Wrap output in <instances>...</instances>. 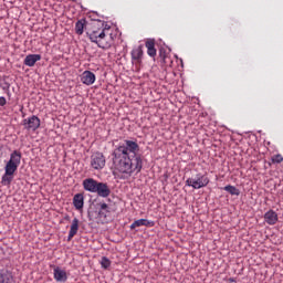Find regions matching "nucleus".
I'll return each mask as SVG.
<instances>
[{
  "instance_id": "39448f33",
  "label": "nucleus",
  "mask_w": 283,
  "mask_h": 283,
  "mask_svg": "<svg viewBox=\"0 0 283 283\" xmlns=\"http://www.w3.org/2000/svg\"><path fill=\"white\" fill-rule=\"evenodd\" d=\"M107 160L105 159V155L101 151L93 153L91 156V167L96 171H101V169H105Z\"/></svg>"
},
{
  "instance_id": "aec40b11",
  "label": "nucleus",
  "mask_w": 283,
  "mask_h": 283,
  "mask_svg": "<svg viewBox=\"0 0 283 283\" xmlns=\"http://www.w3.org/2000/svg\"><path fill=\"white\" fill-rule=\"evenodd\" d=\"M99 218H107L109 216V206L107 203H101L99 205V211H98Z\"/></svg>"
},
{
  "instance_id": "6ab92c4d",
  "label": "nucleus",
  "mask_w": 283,
  "mask_h": 283,
  "mask_svg": "<svg viewBox=\"0 0 283 283\" xmlns=\"http://www.w3.org/2000/svg\"><path fill=\"white\" fill-rule=\"evenodd\" d=\"M147 54L148 56H156V41L155 40H147L146 41Z\"/></svg>"
},
{
  "instance_id": "ddd939ff",
  "label": "nucleus",
  "mask_w": 283,
  "mask_h": 283,
  "mask_svg": "<svg viewBox=\"0 0 283 283\" xmlns=\"http://www.w3.org/2000/svg\"><path fill=\"white\" fill-rule=\"evenodd\" d=\"M73 206L77 211H81V209H83V207L85 206V197L83 196V193H76L73 197Z\"/></svg>"
},
{
  "instance_id": "9b49d317",
  "label": "nucleus",
  "mask_w": 283,
  "mask_h": 283,
  "mask_svg": "<svg viewBox=\"0 0 283 283\" xmlns=\"http://www.w3.org/2000/svg\"><path fill=\"white\" fill-rule=\"evenodd\" d=\"M277 212H275L274 210H269L268 212H265L264 221L266 222V224L273 227V224H277Z\"/></svg>"
},
{
  "instance_id": "2eb2a0df",
  "label": "nucleus",
  "mask_w": 283,
  "mask_h": 283,
  "mask_svg": "<svg viewBox=\"0 0 283 283\" xmlns=\"http://www.w3.org/2000/svg\"><path fill=\"white\" fill-rule=\"evenodd\" d=\"M78 233V219L74 218L71 223V228L69 231L67 242H71V240Z\"/></svg>"
},
{
  "instance_id": "423d86ee",
  "label": "nucleus",
  "mask_w": 283,
  "mask_h": 283,
  "mask_svg": "<svg viewBox=\"0 0 283 283\" xmlns=\"http://www.w3.org/2000/svg\"><path fill=\"white\" fill-rule=\"evenodd\" d=\"M22 125L28 132H36V129L41 127V119L38 116L32 115L31 117L23 119Z\"/></svg>"
},
{
  "instance_id": "a211bd4d",
  "label": "nucleus",
  "mask_w": 283,
  "mask_h": 283,
  "mask_svg": "<svg viewBox=\"0 0 283 283\" xmlns=\"http://www.w3.org/2000/svg\"><path fill=\"white\" fill-rule=\"evenodd\" d=\"M86 28H87V20L85 19L77 20V22L75 23V34H78L81 36V34L85 32Z\"/></svg>"
},
{
  "instance_id": "7ed1b4c3",
  "label": "nucleus",
  "mask_w": 283,
  "mask_h": 283,
  "mask_svg": "<svg viewBox=\"0 0 283 283\" xmlns=\"http://www.w3.org/2000/svg\"><path fill=\"white\" fill-rule=\"evenodd\" d=\"M19 165H21V151L14 150L11 153L10 159L4 167L7 176H14V172L19 169Z\"/></svg>"
},
{
  "instance_id": "f3484780",
  "label": "nucleus",
  "mask_w": 283,
  "mask_h": 283,
  "mask_svg": "<svg viewBox=\"0 0 283 283\" xmlns=\"http://www.w3.org/2000/svg\"><path fill=\"white\" fill-rule=\"evenodd\" d=\"M138 227H154V221L147 219H138L130 224V229H137Z\"/></svg>"
},
{
  "instance_id": "dca6fc26",
  "label": "nucleus",
  "mask_w": 283,
  "mask_h": 283,
  "mask_svg": "<svg viewBox=\"0 0 283 283\" xmlns=\"http://www.w3.org/2000/svg\"><path fill=\"white\" fill-rule=\"evenodd\" d=\"M0 283H14V276L8 270H1Z\"/></svg>"
},
{
  "instance_id": "4468645a",
  "label": "nucleus",
  "mask_w": 283,
  "mask_h": 283,
  "mask_svg": "<svg viewBox=\"0 0 283 283\" xmlns=\"http://www.w3.org/2000/svg\"><path fill=\"white\" fill-rule=\"evenodd\" d=\"M53 275L56 282H67V272H65V270H61V268H55Z\"/></svg>"
},
{
  "instance_id": "f8f14e48",
  "label": "nucleus",
  "mask_w": 283,
  "mask_h": 283,
  "mask_svg": "<svg viewBox=\"0 0 283 283\" xmlns=\"http://www.w3.org/2000/svg\"><path fill=\"white\" fill-rule=\"evenodd\" d=\"M38 61H41V54H29L24 59V65L27 67H34Z\"/></svg>"
},
{
  "instance_id": "412c9836",
  "label": "nucleus",
  "mask_w": 283,
  "mask_h": 283,
  "mask_svg": "<svg viewBox=\"0 0 283 283\" xmlns=\"http://www.w3.org/2000/svg\"><path fill=\"white\" fill-rule=\"evenodd\" d=\"M223 189L228 191L230 196H240V189L235 188V186L228 185Z\"/></svg>"
},
{
  "instance_id": "b1692460",
  "label": "nucleus",
  "mask_w": 283,
  "mask_h": 283,
  "mask_svg": "<svg viewBox=\"0 0 283 283\" xmlns=\"http://www.w3.org/2000/svg\"><path fill=\"white\" fill-rule=\"evenodd\" d=\"M101 264H102V269H107L108 266H112V261H109V259L104 256L102 258Z\"/></svg>"
},
{
  "instance_id": "9d476101",
  "label": "nucleus",
  "mask_w": 283,
  "mask_h": 283,
  "mask_svg": "<svg viewBox=\"0 0 283 283\" xmlns=\"http://www.w3.org/2000/svg\"><path fill=\"white\" fill-rule=\"evenodd\" d=\"M130 55L133 63L140 64L143 62V45L133 49Z\"/></svg>"
},
{
  "instance_id": "f257e3e1",
  "label": "nucleus",
  "mask_w": 283,
  "mask_h": 283,
  "mask_svg": "<svg viewBox=\"0 0 283 283\" xmlns=\"http://www.w3.org/2000/svg\"><path fill=\"white\" fill-rule=\"evenodd\" d=\"M140 146L134 140L126 139L113 150V174L120 180H129L143 171V156L138 154Z\"/></svg>"
},
{
  "instance_id": "20e7f679",
  "label": "nucleus",
  "mask_w": 283,
  "mask_h": 283,
  "mask_svg": "<svg viewBox=\"0 0 283 283\" xmlns=\"http://www.w3.org/2000/svg\"><path fill=\"white\" fill-rule=\"evenodd\" d=\"M187 187H192V189H202L209 185V177L207 175L197 174L196 177H190L186 180Z\"/></svg>"
},
{
  "instance_id": "1a4fd4ad",
  "label": "nucleus",
  "mask_w": 283,
  "mask_h": 283,
  "mask_svg": "<svg viewBox=\"0 0 283 283\" xmlns=\"http://www.w3.org/2000/svg\"><path fill=\"white\" fill-rule=\"evenodd\" d=\"M95 193H97V196H99L101 198H107L109 193H112V190L109 189V186H107V184L98 182Z\"/></svg>"
},
{
  "instance_id": "a878e982",
  "label": "nucleus",
  "mask_w": 283,
  "mask_h": 283,
  "mask_svg": "<svg viewBox=\"0 0 283 283\" xmlns=\"http://www.w3.org/2000/svg\"><path fill=\"white\" fill-rule=\"evenodd\" d=\"M230 282H235V280H233V279H230Z\"/></svg>"
},
{
  "instance_id": "0eeeda50",
  "label": "nucleus",
  "mask_w": 283,
  "mask_h": 283,
  "mask_svg": "<svg viewBox=\"0 0 283 283\" xmlns=\"http://www.w3.org/2000/svg\"><path fill=\"white\" fill-rule=\"evenodd\" d=\"M81 82L83 85H94L96 83V74L92 71H84L81 75Z\"/></svg>"
},
{
  "instance_id": "393cba45",
  "label": "nucleus",
  "mask_w": 283,
  "mask_h": 283,
  "mask_svg": "<svg viewBox=\"0 0 283 283\" xmlns=\"http://www.w3.org/2000/svg\"><path fill=\"white\" fill-rule=\"evenodd\" d=\"M8 103V101L6 99V97L1 96L0 97V107H4V105Z\"/></svg>"
},
{
  "instance_id": "4be33fe9",
  "label": "nucleus",
  "mask_w": 283,
  "mask_h": 283,
  "mask_svg": "<svg viewBox=\"0 0 283 283\" xmlns=\"http://www.w3.org/2000/svg\"><path fill=\"white\" fill-rule=\"evenodd\" d=\"M12 176L13 175H8V172H4V175L2 176L1 184L4 185V187H8V185H11Z\"/></svg>"
},
{
  "instance_id": "f03ea898",
  "label": "nucleus",
  "mask_w": 283,
  "mask_h": 283,
  "mask_svg": "<svg viewBox=\"0 0 283 283\" xmlns=\"http://www.w3.org/2000/svg\"><path fill=\"white\" fill-rule=\"evenodd\" d=\"M87 36L92 43H95L102 50H109L114 45V34L112 28L103 21H93L86 29Z\"/></svg>"
},
{
  "instance_id": "6e6552de",
  "label": "nucleus",
  "mask_w": 283,
  "mask_h": 283,
  "mask_svg": "<svg viewBox=\"0 0 283 283\" xmlns=\"http://www.w3.org/2000/svg\"><path fill=\"white\" fill-rule=\"evenodd\" d=\"M98 187V181L93 178H87L83 180V188L85 191H90L91 193H96V189Z\"/></svg>"
},
{
  "instance_id": "5701e85b",
  "label": "nucleus",
  "mask_w": 283,
  "mask_h": 283,
  "mask_svg": "<svg viewBox=\"0 0 283 283\" xmlns=\"http://www.w3.org/2000/svg\"><path fill=\"white\" fill-rule=\"evenodd\" d=\"M272 163L280 165V163H283V156L281 154L272 156Z\"/></svg>"
}]
</instances>
